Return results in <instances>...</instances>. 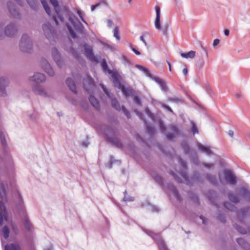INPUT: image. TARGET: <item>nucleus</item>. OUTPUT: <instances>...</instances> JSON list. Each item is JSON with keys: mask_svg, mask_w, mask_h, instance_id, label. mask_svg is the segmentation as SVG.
Instances as JSON below:
<instances>
[{"mask_svg": "<svg viewBox=\"0 0 250 250\" xmlns=\"http://www.w3.org/2000/svg\"><path fill=\"white\" fill-rule=\"evenodd\" d=\"M114 83L116 87L121 88L124 94L126 96H130L133 95L134 93V90L130 87H126L125 85H122L118 78L115 77L114 78Z\"/></svg>", "mask_w": 250, "mask_h": 250, "instance_id": "1", "label": "nucleus"}, {"mask_svg": "<svg viewBox=\"0 0 250 250\" xmlns=\"http://www.w3.org/2000/svg\"><path fill=\"white\" fill-rule=\"evenodd\" d=\"M20 47L21 51L24 52H29L31 49V45L27 35L22 36L20 42Z\"/></svg>", "mask_w": 250, "mask_h": 250, "instance_id": "2", "label": "nucleus"}, {"mask_svg": "<svg viewBox=\"0 0 250 250\" xmlns=\"http://www.w3.org/2000/svg\"><path fill=\"white\" fill-rule=\"evenodd\" d=\"M50 3L52 4V5L54 6L55 12H56V15L53 16V19L56 22V24H58L59 21L62 22L63 21V18L62 16L61 15L60 13V12L59 11V4L58 1L57 0H50Z\"/></svg>", "mask_w": 250, "mask_h": 250, "instance_id": "3", "label": "nucleus"}, {"mask_svg": "<svg viewBox=\"0 0 250 250\" xmlns=\"http://www.w3.org/2000/svg\"><path fill=\"white\" fill-rule=\"evenodd\" d=\"M84 55L90 60L93 61L95 62H98L100 57L95 56L93 53L92 48L87 44L84 45Z\"/></svg>", "mask_w": 250, "mask_h": 250, "instance_id": "4", "label": "nucleus"}, {"mask_svg": "<svg viewBox=\"0 0 250 250\" xmlns=\"http://www.w3.org/2000/svg\"><path fill=\"white\" fill-rule=\"evenodd\" d=\"M226 181L231 185H235L236 183V177L230 170H225L224 172Z\"/></svg>", "mask_w": 250, "mask_h": 250, "instance_id": "5", "label": "nucleus"}, {"mask_svg": "<svg viewBox=\"0 0 250 250\" xmlns=\"http://www.w3.org/2000/svg\"><path fill=\"white\" fill-rule=\"evenodd\" d=\"M111 104L113 107L118 110H122L127 118H130V115L129 112L127 110L125 107L123 106L122 107H121L118 102L116 99H112Z\"/></svg>", "mask_w": 250, "mask_h": 250, "instance_id": "6", "label": "nucleus"}, {"mask_svg": "<svg viewBox=\"0 0 250 250\" xmlns=\"http://www.w3.org/2000/svg\"><path fill=\"white\" fill-rule=\"evenodd\" d=\"M83 84L84 88L87 91L92 90L95 87L93 81L89 76L83 80Z\"/></svg>", "mask_w": 250, "mask_h": 250, "instance_id": "7", "label": "nucleus"}, {"mask_svg": "<svg viewBox=\"0 0 250 250\" xmlns=\"http://www.w3.org/2000/svg\"><path fill=\"white\" fill-rule=\"evenodd\" d=\"M42 66L44 71L50 76L54 75V71L50 64L45 59H42L41 62Z\"/></svg>", "mask_w": 250, "mask_h": 250, "instance_id": "8", "label": "nucleus"}, {"mask_svg": "<svg viewBox=\"0 0 250 250\" xmlns=\"http://www.w3.org/2000/svg\"><path fill=\"white\" fill-rule=\"evenodd\" d=\"M155 10L156 12V17L155 20V26L158 30L161 29L160 17H161V9L160 6L157 5L155 7Z\"/></svg>", "mask_w": 250, "mask_h": 250, "instance_id": "9", "label": "nucleus"}, {"mask_svg": "<svg viewBox=\"0 0 250 250\" xmlns=\"http://www.w3.org/2000/svg\"><path fill=\"white\" fill-rule=\"evenodd\" d=\"M42 29L47 38L49 39L51 36H53L54 31L50 25L43 24Z\"/></svg>", "mask_w": 250, "mask_h": 250, "instance_id": "10", "label": "nucleus"}, {"mask_svg": "<svg viewBox=\"0 0 250 250\" xmlns=\"http://www.w3.org/2000/svg\"><path fill=\"white\" fill-rule=\"evenodd\" d=\"M45 80V77L44 75L40 73H35L33 77L30 78L31 81L35 82L37 83H40L44 82Z\"/></svg>", "mask_w": 250, "mask_h": 250, "instance_id": "11", "label": "nucleus"}, {"mask_svg": "<svg viewBox=\"0 0 250 250\" xmlns=\"http://www.w3.org/2000/svg\"><path fill=\"white\" fill-rule=\"evenodd\" d=\"M76 81V79L75 78H73V79L71 78H68L66 80V83L67 84V86L69 88V89L74 93H77V89L76 84L75 83V81Z\"/></svg>", "mask_w": 250, "mask_h": 250, "instance_id": "12", "label": "nucleus"}, {"mask_svg": "<svg viewBox=\"0 0 250 250\" xmlns=\"http://www.w3.org/2000/svg\"><path fill=\"white\" fill-rule=\"evenodd\" d=\"M69 20L73 24L74 29L78 30L80 29V26H82L81 23L79 21L78 19L75 15L71 16Z\"/></svg>", "mask_w": 250, "mask_h": 250, "instance_id": "13", "label": "nucleus"}, {"mask_svg": "<svg viewBox=\"0 0 250 250\" xmlns=\"http://www.w3.org/2000/svg\"><path fill=\"white\" fill-rule=\"evenodd\" d=\"M10 235V229L9 228L6 226H3L0 230V235L4 239L6 240L8 238Z\"/></svg>", "mask_w": 250, "mask_h": 250, "instance_id": "14", "label": "nucleus"}, {"mask_svg": "<svg viewBox=\"0 0 250 250\" xmlns=\"http://www.w3.org/2000/svg\"><path fill=\"white\" fill-rule=\"evenodd\" d=\"M7 83L8 82L5 78L3 77L0 78V91L1 92L0 95L2 96H4L5 95L4 90L7 85Z\"/></svg>", "mask_w": 250, "mask_h": 250, "instance_id": "15", "label": "nucleus"}, {"mask_svg": "<svg viewBox=\"0 0 250 250\" xmlns=\"http://www.w3.org/2000/svg\"><path fill=\"white\" fill-rule=\"evenodd\" d=\"M10 227L12 233L15 235H18L20 233V229L17 224L13 221H11L10 223Z\"/></svg>", "mask_w": 250, "mask_h": 250, "instance_id": "16", "label": "nucleus"}, {"mask_svg": "<svg viewBox=\"0 0 250 250\" xmlns=\"http://www.w3.org/2000/svg\"><path fill=\"white\" fill-rule=\"evenodd\" d=\"M16 32V28L13 25H8L5 28V33L7 36L11 37L14 35Z\"/></svg>", "mask_w": 250, "mask_h": 250, "instance_id": "17", "label": "nucleus"}, {"mask_svg": "<svg viewBox=\"0 0 250 250\" xmlns=\"http://www.w3.org/2000/svg\"><path fill=\"white\" fill-rule=\"evenodd\" d=\"M4 250H21L19 244L17 243H12L7 244L4 247Z\"/></svg>", "mask_w": 250, "mask_h": 250, "instance_id": "18", "label": "nucleus"}, {"mask_svg": "<svg viewBox=\"0 0 250 250\" xmlns=\"http://www.w3.org/2000/svg\"><path fill=\"white\" fill-rule=\"evenodd\" d=\"M180 55L183 58L186 59H193L195 57L196 52L192 50L189 51L188 53L182 52L181 53Z\"/></svg>", "mask_w": 250, "mask_h": 250, "instance_id": "19", "label": "nucleus"}, {"mask_svg": "<svg viewBox=\"0 0 250 250\" xmlns=\"http://www.w3.org/2000/svg\"><path fill=\"white\" fill-rule=\"evenodd\" d=\"M6 190L5 186L3 184H0V199L6 198Z\"/></svg>", "mask_w": 250, "mask_h": 250, "instance_id": "20", "label": "nucleus"}, {"mask_svg": "<svg viewBox=\"0 0 250 250\" xmlns=\"http://www.w3.org/2000/svg\"><path fill=\"white\" fill-rule=\"evenodd\" d=\"M52 55H53L54 60L55 61V62H56L57 64L58 65H59L60 58L59 53L56 49H54L52 50Z\"/></svg>", "mask_w": 250, "mask_h": 250, "instance_id": "21", "label": "nucleus"}, {"mask_svg": "<svg viewBox=\"0 0 250 250\" xmlns=\"http://www.w3.org/2000/svg\"><path fill=\"white\" fill-rule=\"evenodd\" d=\"M198 147L200 150L207 153L208 155H210L212 153L211 150L208 147H206L201 144L198 145Z\"/></svg>", "mask_w": 250, "mask_h": 250, "instance_id": "22", "label": "nucleus"}, {"mask_svg": "<svg viewBox=\"0 0 250 250\" xmlns=\"http://www.w3.org/2000/svg\"><path fill=\"white\" fill-rule=\"evenodd\" d=\"M89 100L91 104L96 108L99 107V102L97 99L93 96L90 95L89 97Z\"/></svg>", "mask_w": 250, "mask_h": 250, "instance_id": "23", "label": "nucleus"}, {"mask_svg": "<svg viewBox=\"0 0 250 250\" xmlns=\"http://www.w3.org/2000/svg\"><path fill=\"white\" fill-rule=\"evenodd\" d=\"M23 225L25 229L31 231L32 229V225L30 223L28 219H25L23 222Z\"/></svg>", "mask_w": 250, "mask_h": 250, "instance_id": "24", "label": "nucleus"}, {"mask_svg": "<svg viewBox=\"0 0 250 250\" xmlns=\"http://www.w3.org/2000/svg\"><path fill=\"white\" fill-rule=\"evenodd\" d=\"M237 242L240 245H241L245 249H247V250H248L249 245L245 242V241L243 239L239 238L237 240Z\"/></svg>", "mask_w": 250, "mask_h": 250, "instance_id": "25", "label": "nucleus"}, {"mask_svg": "<svg viewBox=\"0 0 250 250\" xmlns=\"http://www.w3.org/2000/svg\"><path fill=\"white\" fill-rule=\"evenodd\" d=\"M101 65L104 71L107 72L109 74L112 73V71L108 68V66L105 60H104V61L102 62Z\"/></svg>", "mask_w": 250, "mask_h": 250, "instance_id": "26", "label": "nucleus"}, {"mask_svg": "<svg viewBox=\"0 0 250 250\" xmlns=\"http://www.w3.org/2000/svg\"><path fill=\"white\" fill-rule=\"evenodd\" d=\"M229 200L234 203H238L239 202V199L238 197L232 193H229Z\"/></svg>", "mask_w": 250, "mask_h": 250, "instance_id": "27", "label": "nucleus"}, {"mask_svg": "<svg viewBox=\"0 0 250 250\" xmlns=\"http://www.w3.org/2000/svg\"><path fill=\"white\" fill-rule=\"evenodd\" d=\"M241 194L243 196H247L250 201V191L247 188H242L241 189Z\"/></svg>", "mask_w": 250, "mask_h": 250, "instance_id": "28", "label": "nucleus"}, {"mask_svg": "<svg viewBox=\"0 0 250 250\" xmlns=\"http://www.w3.org/2000/svg\"><path fill=\"white\" fill-rule=\"evenodd\" d=\"M41 2H42L45 10L46 11V13L48 14V15L50 16V8L48 6L47 3V2L46 1V0H41Z\"/></svg>", "mask_w": 250, "mask_h": 250, "instance_id": "29", "label": "nucleus"}, {"mask_svg": "<svg viewBox=\"0 0 250 250\" xmlns=\"http://www.w3.org/2000/svg\"><path fill=\"white\" fill-rule=\"evenodd\" d=\"M158 83L161 88V89L164 91H167V86L166 83L162 80H159L158 81Z\"/></svg>", "mask_w": 250, "mask_h": 250, "instance_id": "30", "label": "nucleus"}, {"mask_svg": "<svg viewBox=\"0 0 250 250\" xmlns=\"http://www.w3.org/2000/svg\"><path fill=\"white\" fill-rule=\"evenodd\" d=\"M0 139L2 145L3 147H5L6 146V141L5 135L2 131L0 132Z\"/></svg>", "mask_w": 250, "mask_h": 250, "instance_id": "31", "label": "nucleus"}, {"mask_svg": "<svg viewBox=\"0 0 250 250\" xmlns=\"http://www.w3.org/2000/svg\"><path fill=\"white\" fill-rule=\"evenodd\" d=\"M114 36L117 40H119L120 39L119 28L118 27H116L113 30Z\"/></svg>", "mask_w": 250, "mask_h": 250, "instance_id": "32", "label": "nucleus"}, {"mask_svg": "<svg viewBox=\"0 0 250 250\" xmlns=\"http://www.w3.org/2000/svg\"><path fill=\"white\" fill-rule=\"evenodd\" d=\"M168 100L169 102H175V103L181 102V100L179 97H169V98H168Z\"/></svg>", "mask_w": 250, "mask_h": 250, "instance_id": "33", "label": "nucleus"}, {"mask_svg": "<svg viewBox=\"0 0 250 250\" xmlns=\"http://www.w3.org/2000/svg\"><path fill=\"white\" fill-rule=\"evenodd\" d=\"M136 67L138 68L139 70H140L142 71H144L146 74H147L149 72V71L147 68L144 67L143 66L140 65L139 64L136 65Z\"/></svg>", "mask_w": 250, "mask_h": 250, "instance_id": "34", "label": "nucleus"}, {"mask_svg": "<svg viewBox=\"0 0 250 250\" xmlns=\"http://www.w3.org/2000/svg\"><path fill=\"white\" fill-rule=\"evenodd\" d=\"M236 229L241 234H246L247 230L238 225L235 226Z\"/></svg>", "mask_w": 250, "mask_h": 250, "instance_id": "35", "label": "nucleus"}, {"mask_svg": "<svg viewBox=\"0 0 250 250\" xmlns=\"http://www.w3.org/2000/svg\"><path fill=\"white\" fill-rule=\"evenodd\" d=\"M159 248L160 250H168L163 242H160L159 243Z\"/></svg>", "mask_w": 250, "mask_h": 250, "instance_id": "36", "label": "nucleus"}, {"mask_svg": "<svg viewBox=\"0 0 250 250\" xmlns=\"http://www.w3.org/2000/svg\"><path fill=\"white\" fill-rule=\"evenodd\" d=\"M144 122L145 124H146L148 132H149V133H153L154 131V128L153 127L146 125V122L145 121H144Z\"/></svg>", "mask_w": 250, "mask_h": 250, "instance_id": "37", "label": "nucleus"}, {"mask_svg": "<svg viewBox=\"0 0 250 250\" xmlns=\"http://www.w3.org/2000/svg\"><path fill=\"white\" fill-rule=\"evenodd\" d=\"M67 26L69 32L71 36H72V37L73 38H75L76 35H75V33L74 32L73 30L72 29V28L71 27L69 26V25L68 24L67 25Z\"/></svg>", "mask_w": 250, "mask_h": 250, "instance_id": "38", "label": "nucleus"}, {"mask_svg": "<svg viewBox=\"0 0 250 250\" xmlns=\"http://www.w3.org/2000/svg\"><path fill=\"white\" fill-rule=\"evenodd\" d=\"M2 208H3V220H5V221H7L8 219V213L6 211V209L4 206H3Z\"/></svg>", "mask_w": 250, "mask_h": 250, "instance_id": "39", "label": "nucleus"}, {"mask_svg": "<svg viewBox=\"0 0 250 250\" xmlns=\"http://www.w3.org/2000/svg\"><path fill=\"white\" fill-rule=\"evenodd\" d=\"M192 131L193 134L198 133L197 128L194 123H192Z\"/></svg>", "mask_w": 250, "mask_h": 250, "instance_id": "40", "label": "nucleus"}, {"mask_svg": "<svg viewBox=\"0 0 250 250\" xmlns=\"http://www.w3.org/2000/svg\"><path fill=\"white\" fill-rule=\"evenodd\" d=\"M134 102L139 104V105H142L141 100L140 99L139 97L138 96H135L134 98Z\"/></svg>", "mask_w": 250, "mask_h": 250, "instance_id": "41", "label": "nucleus"}, {"mask_svg": "<svg viewBox=\"0 0 250 250\" xmlns=\"http://www.w3.org/2000/svg\"><path fill=\"white\" fill-rule=\"evenodd\" d=\"M34 91L35 93H36V94H38L39 95H43L45 94L44 92H43V91L41 89L34 88Z\"/></svg>", "mask_w": 250, "mask_h": 250, "instance_id": "42", "label": "nucleus"}, {"mask_svg": "<svg viewBox=\"0 0 250 250\" xmlns=\"http://www.w3.org/2000/svg\"><path fill=\"white\" fill-rule=\"evenodd\" d=\"M3 208L0 211V225H2L3 223Z\"/></svg>", "mask_w": 250, "mask_h": 250, "instance_id": "43", "label": "nucleus"}, {"mask_svg": "<svg viewBox=\"0 0 250 250\" xmlns=\"http://www.w3.org/2000/svg\"><path fill=\"white\" fill-rule=\"evenodd\" d=\"M208 180L213 184H215L216 183L214 178L212 176H209L208 177Z\"/></svg>", "mask_w": 250, "mask_h": 250, "instance_id": "44", "label": "nucleus"}, {"mask_svg": "<svg viewBox=\"0 0 250 250\" xmlns=\"http://www.w3.org/2000/svg\"><path fill=\"white\" fill-rule=\"evenodd\" d=\"M171 130L173 131V133L174 134H176L178 133V129H177V128L176 126H175L174 125L171 126Z\"/></svg>", "mask_w": 250, "mask_h": 250, "instance_id": "45", "label": "nucleus"}, {"mask_svg": "<svg viewBox=\"0 0 250 250\" xmlns=\"http://www.w3.org/2000/svg\"><path fill=\"white\" fill-rule=\"evenodd\" d=\"M77 14L79 15V17H80V18L81 19V20L84 22H85V21H84V19H83V15L81 12V11H80V10H78L77 11Z\"/></svg>", "mask_w": 250, "mask_h": 250, "instance_id": "46", "label": "nucleus"}, {"mask_svg": "<svg viewBox=\"0 0 250 250\" xmlns=\"http://www.w3.org/2000/svg\"><path fill=\"white\" fill-rule=\"evenodd\" d=\"M220 41L219 39H215L213 41V46H216L219 43Z\"/></svg>", "mask_w": 250, "mask_h": 250, "instance_id": "47", "label": "nucleus"}, {"mask_svg": "<svg viewBox=\"0 0 250 250\" xmlns=\"http://www.w3.org/2000/svg\"><path fill=\"white\" fill-rule=\"evenodd\" d=\"M167 137L168 140H171L173 138V135L170 133L167 134Z\"/></svg>", "mask_w": 250, "mask_h": 250, "instance_id": "48", "label": "nucleus"}, {"mask_svg": "<svg viewBox=\"0 0 250 250\" xmlns=\"http://www.w3.org/2000/svg\"><path fill=\"white\" fill-rule=\"evenodd\" d=\"M107 26L109 27H111L112 25V21L110 20H108L107 22Z\"/></svg>", "mask_w": 250, "mask_h": 250, "instance_id": "49", "label": "nucleus"}, {"mask_svg": "<svg viewBox=\"0 0 250 250\" xmlns=\"http://www.w3.org/2000/svg\"><path fill=\"white\" fill-rule=\"evenodd\" d=\"M132 50L136 54V55H139L141 54V53L137 50L135 48H132Z\"/></svg>", "mask_w": 250, "mask_h": 250, "instance_id": "50", "label": "nucleus"}, {"mask_svg": "<svg viewBox=\"0 0 250 250\" xmlns=\"http://www.w3.org/2000/svg\"><path fill=\"white\" fill-rule=\"evenodd\" d=\"M160 127L162 130V131H164L165 130V127L164 125H163V123L162 122H160Z\"/></svg>", "mask_w": 250, "mask_h": 250, "instance_id": "51", "label": "nucleus"}, {"mask_svg": "<svg viewBox=\"0 0 250 250\" xmlns=\"http://www.w3.org/2000/svg\"><path fill=\"white\" fill-rule=\"evenodd\" d=\"M100 4H97L95 5H92L91 6V9L92 11H93L96 7H97Z\"/></svg>", "mask_w": 250, "mask_h": 250, "instance_id": "52", "label": "nucleus"}, {"mask_svg": "<svg viewBox=\"0 0 250 250\" xmlns=\"http://www.w3.org/2000/svg\"><path fill=\"white\" fill-rule=\"evenodd\" d=\"M188 69L187 68H184L183 70V73L185 76H186L188 74Z\"/></svg>", "mask_w": 250, "mask_h": 250, "instance_id": "53", "label": "nucleus"}, {"mask_svg": "<svg viewBox=\"0 0 250 250\" xmlns=\"http://www.w3.org/2000/svg\"><path fill=\"white\" fill-rule=\"evenodd\" d=\"M140 40L144 43L145 45H147V43H146V41H145V40L144 39L143 36H141L140 37Z\"/></svg>", "mask_w": 250, "mask_h": 250, "instance_id": "54", "label": "nucleus"}, {"mask_svg": "<svg viewBox=\"0 0 250 250\" xmlns=\"http://www.w3.org/2000/svg\"><path fill=\"white\" fill-rule=\"evenodd\" d=\"M102 87H103V90H104V92H105V93L107 95V96L108 97H110V96H109V94L108 93V92L107 90L105 88H104V87L103 85L102 86Z\"/></svg>", "mask_w": 250, "mask_h": 250, "instance_id": "55", "label": "nucleus"}, {"mask_svg": "<svg viewBox=\"0 0 250 250\" xmlns=\"http://www.w3.org/2000/svg\"><path fill=\"white\" fill-rule=\"evenodd\" d=\"M224 34L226 36H228L229 35V31L228 29H225L224 30Z\"/></svg>", "mask_w": 250, "mask_h": 250, "instance_id": "56", "label": "nucleus"}, {"mask_svg": "<svg viewBox=\"0 0 250 250\" xmlns=\"http://www.w3.org/2000/svg\"><path fill=\"white\" fill-rule=\"evenodd\" d=\"M200 218L202 220V222L203 224H206V219L203 216H200Z\"/></svg>", "mask_w": 250, "mask_h": 250, "instance_id": "57", "label": "nucleus"}, {"mask_svg": "<svg viewBox=\"0 0 250 250\" xmlns=\"http://www.w3.org/2000/svg\"><path fill=\"white\" fill-rule=\"evenodd\" d=\"M135 112L136 113L137 115L139 117H140V118L141 119H143V118H142V114L141 113H140V112H138V111H136V110H135Z\"/></svg>", "mask_w": 250, "mask_h": 250, "instance_id": "58", "label": "nucleus"}, {"mask_svg": "<svg viewBox=\"0 0 250 250\" xmlns=\"http://www.w3.org/2000/svg\"><path fill=\"white\" fill-rule=\"evenodd\" d=\"M167 62L168 65V67H169V70L171 72V64L167 60Z\"/></svg>", "mask_w": 250, "mask_h": 250, "instance_id": "59", "label": "nucleus"}, {"mask_svg": "<svg viewBox=\"0 0 250 250\" xmlns=\"http://www.w3.org/2000/svg\"><path fill=\"white\" fill-rule=\"evenodd\" d=\"M163 106L165 107V108H166L167 109L169 110L170 111L172 112V110L171 109V108L169 106H168L167 105H165V104H163Z\"/></svg>", "mask_w": 250, "mask_h": 250, "instance_id": "60", "label": "nucleus"}, {"mask_svg": "<svg viewBox=\"0 0 250 250\" xmlns=\"http://www.w3.org/2000/svg\"><path fill=\"white\" fill-rule=\"evenodd\" d=\"M229 134L231 137H233V131H231V130H229Z\"/></svg>", "mask_w": 250, "mask_h": 250, "instance_id": "61", "label": "nucleus"}, {"mask_svg": "<svg viewBox=\"0 0 250 250\" xmlns=\"http://www.w3.org/2000/svg\"><path fill=\"white\" fill-rule=\"evenodd\" d=\"M206 167H213V165L212 164H209V165H206Z\"/></svg>", "mask_w": 250, "mask_h": 250, "instance_id": "62", "label": "nucleus"}, {"mask_svg": "<svg viewBox=\"0 0 250 250\" xmlns=\"http://www.w3.org/2000/svg\"><path fill=\"white\" fill-rule=\"evenodd\" d=\"M172 174L173 175V176H174V177L175 179L178 181V182H180V181H179L178 179H177V178H176V175H175V174H173V173H172Z\"/></svg>", "mask_w": 250, "mask_h": 250, "instance_id": "63", "label": "nucleus"}, {"mask_svg": "<svg viewBox=\"0 0 250 250\" xmlns=\"http://www.w3.org/2000/svg\"><path fill=\"white\" fill-rule=\"evenodd\" d=\"M225 207L226 208H228L229 209H230L228 207V206H227V204H225Z\"/></svg>", "mask_w": 250, "mask_h": 250, "instance_id": "64", "label": "nucleus"}]
</instances>
